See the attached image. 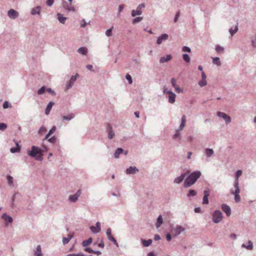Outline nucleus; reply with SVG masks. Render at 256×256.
Listing matches in <instances>:
<instances>
[{
  "label": "nucleus",
  "instance_id": "1a4fd4ad",
  "mask_svg": "<svg viewBox=\"0 0 256 256\" xmlns=\"http://www.w3.org/2000/svg\"><path fill=\"white\" fill-rule=\"evenodd\" d=\"M90 228L93 234H98L101 230L100 223L99 222H98L96 224V226H91Z\"/></svg>",
  "mask_w": 256,
  "mask_h": 256
},
{
  "label": "nucleus",
  "instance_id": "aec40b11",
  "mask_svg": "<svg viewBox=\"0 0 256 256\" xmlns=\"http://www.w3.org/2000/svg\"><path fill=\"white\" fill-rule=\"evenodd\" d=\"M185 177V174H182L180 176L174 178V182L176 184H180L184 180Z\"/></svg>",
  "mask_w": 256,
  "mask_h": 256
},
{
  "label": "nucleus",
  "instance_id": "cd10ccee",
  "mask_svg": "<svg viewBox=\"0 0 256 256\" xmlns=\"http://www.w3.org/2000/svg\"><path fill=\"white\" fill-rule=\"evenodd\" d=\"M214 154V152L212 148H206L204 150V154L207 158H210Z\"/></svg>",
  "mask_w": 256,
  "mask_h": 256
},
{
  "label": "nucleus",
  "instance_id": "864d4df0",
  "mask_svg": "<svg viewBox=\"0 0 256 256\" xmlns=\"http://www.w3.org/2000/svg\"><path fill=\"white\" fill-rule=\"evenodd\" d=\"M6 128V124L4 123H0V130H4Z\"/></svg>",
  "mask_w": 256,
  "mask_h": 256
},
{
  "label": "nucleus",
  "instance_id": "412c9836",
  "mask_svg": "<svg viewBox=\"0 0 256 256\" xmlns=\"http://www.w3.org/2000/svg\"><path fill=\"white\" fill-rule=\"evenodd\" d=\"M176 94L174 92H171L168 94V102L170 104H174L176 101Z\"/></svg>",
  "mask_w": 256,
  "mask_h": 256
},
{
  "label": "nucleus",
  "instance_id": "ddd939ff",
  "mask_svg": "<svg viewBox=\"0 0 256 256\" xmlns=\"http://www.w3.org/2000/svg\"><path fill=\"white\" fill-rule=\"evenodd\" d=\"M106 132L108 134V138L109 139H112L114 137V132L112 130V126L110 124H107Z\"/></svg>",
  "mask_w": 256,
  "mask_h": 256
},
{
  "label": "nucleus",
  "instance_id": "f03ea898",
  "mask_svg": "<svg viewBox=\"0 0 256 256\" xmlns=\"http://www.w3.org/2000/svg\"><path fill=\"white\" fill-rule=\"evenodd\" d=\"M27 152L29 156L34 158L38 161L41 162L43 160L42 150L36 146H32L31 150H28Z\"/></svg>",
  "mask_w": 256,
  "mask_h": 256
},
{
  "label": "nucleus",
  "instance_id": "338daca9",
  "mask_svg": "<svg viewBox=\"0 0 256 256\" xmlns=\"http://www.w3.org/2000/svg\"><path fill=\"white\" fill-rule=\"evenodd\" d=\"M182 50L184 51V52H191L190 48L189 47H188V46H184L182 48Z\"/></svg>",
  "mask_w": 256,
  "mask_h": 256
},
{
  "label": "nucleus",
  "instance_id": "e2e57ef3",
  "mask_svg": "<svg viewBox=\"0 0 256 256\" xmlns=\"http://www.w3.org/2000/svg\"><path fill=\"white\" fill-rule=\"evenodd\" d=\"M54 2V0H46V4L48 6H51Z\"/></svg>",
  "mask_w": 256,
  "mask_h": 256
},
{
  "label": "nucleus",
  "instance_id": "6e6d98bb",
  "mask_svg": "<svg viewBox=\"0 0 256 256\" xmlns=\"http://www.w3.org/2000/svg\"><path fill=\"white\" fill-rule=\"evenodd\" d=\"M180 12L179 11H178L176 15H175V16H174V22H176L178 20V18L180 16Z\"/></svg>",
  "mask_w": 256,
  "mask_h": 256
},
{
  "label": "nucleus",
  "instance_id": "7ed1b4c3",
  "mask_svg": "<svg viewBox=\"0 0 256 256\" xmlns=\"http://www.w3.org/2000/svg\"><path fill=\"white\" fill-rule=\"evenodd\" d=\"M223 216L222 212L219 210H214L212 214V222L215 224L220 222L222 220Z\"/></svg>",
  "mask_w": 256,
  "mask_h": 256
},
{
  "label": "nucleus",
  "instance_id": "f704fd0d",
  "mask_svg": "<svg viewBox=\"0 0 256 256\" xmlns=\"http://www.w3.org/2000/svg\"><path fill=\"white\" fill-rule=\"evenodd\" d=\"M92 241V238H88L86 240H84L82 242V246L83 247H86L89 244H90Z\"/></svg>",
  "mask_w": 256,
  "mask_h": 256
},
{
  "label": "nucleus",
  "instance_id": "4468645a",
  "mask_svg": "<svg viewBox=\"0 0 256 256\" xmlns=\"http://www.w3.org/2000/svg\"><path fill=\"white\" fill-rule=\"evenodd\" d=\"M2 218L4 220L5 226H8V224L12 223L13 221L12 217L8 215H7L6 213L3 214L2 216Z\"/></svg>",
  "mask_w": 256,
  "mask_h": 256
},
{
  "label": "nucleus",
  "instance_id": "69168bd1",
  "mask_svg": "<svg viewBox=\"0 0 256 256\" xmlns=\"http://www.w3.org/2000/svg\"><path fill=\"white\" fill-rule=\"evenodd\" d=\"M124 8V5H120L118 8V15H120V12L123 10Z\"/></svg>",
  "mask_w": 256,
  "mask_h": 256
},
{
  "label": "nucleus",
  "instance_id": "79ce46f5",
  "mask_svg": "<svg viewBox=\"0 0 256 256\" xmlns=\"http://www.w3.org/2000/svg\"><path fill=\"white\" fill-rule=\"evenodd\" d=\"M198 85L201 86V87H202V86H205L207 84V82H206V79H202V80H200L199 82H198Z\"/></svg>",
  "mask_w": 256,
  "mask_h": 256
},
{
  "label": "nucleus",
  "instance_id": "4d7b16f0",
  "mask_svg": "<svg viewBox=\"0 0 256 256\" xmlns=\"http://www.w3.org/2000/svg\"><path fill=\"white\" fill-rule=\"evenodd\" d=\"M178 138L179 140H180V134L176 132V133L174 134L173 135L172 138L174 139V140H176V139Z\"/></svg>",
  "mask_w": 256,
  "mask_h": 256
},
{
  "label": "nucleus",
  "instance_id": "ea45409f",
  "mask_svg": "<svg viewBox=\"0 0 256 256\" xmlns=\"http://www.w3.org/2000/svg\"><path fill=\"white\" fill-rule=\"evenodd\" d=\"M46 90V87H45L44 86H43L38 90V95H41V94H43L45 92Z\"/></svg>",
  "mask_w": 256,
  "mask_h": 256
},
{
  "label": "nucleus",
  "instance_id": "f8f14e48",
  "mask_svg": "<svg viewBox=\"0 0 256 256\" xmlns=\"http://www.w3.org/2000/svg\"><path fill=\"white\" fill-rule=\"evenodd\" d=\"M210 194V190L208 188H206L204 192V198L202 199V204H208V197Z\"/></svg>",
  "mask_w": 256,
  "mask_h": 256
},
{
  "label": "nucleus",
  "instance_id": "c9c22d12",
  "mask_svg": "<svg viewBox=\"0 0 256 256\" xmlns=\"http://www.w3.org/2000/svg\"><path fill=\"white\" fill-rule=\"evenodd\" d=\"M78 52L82 55H85L88 52V49L85 47H81L78 50Z\"/></svg>",
  "mask_w": 256,
  "mask_h": 256
},
{
  "label": "nucleus",
  "instance_id": "72a5a7b5",
  "mask_svg": "<svg viewBox=\"0 0 256 256\" xmlns=\"http://www.w3.org/2000/svg\"><path fill=\"white\" fill-rule=\"evenodd\" d=\"M238 22H237L234 29H232V28H230L229 32L231 36H232L238 32Z\"/></svg>",
  "mask_w": 256,
  "mask_h": 256
},
{
  "label": "nucleus",
  "instance_id": "0e129e2a",
  "mask_svg": "<svg viewBox=\"0 0 256 256\" xmlns=\"http://www.w3.org/2000/svg\"><path fill=\"white\" fill-rule=\"evenodd\" d=\"M171 84L174 88L176 86V80L174 78H172L171 79Z\"/></svg>",
  "mask_w": 256,
  "mask_h": 256
},
{
  "label": "nucleus",
  "instance_id": "bf43d9fd",
  "mask_svg": "<svg viewBox=\"0 0 256 256\" xmlns=\"http://www.w3.org/2000/svg\"><path fill=\"white\" fill-rule=\"evenodd\" d=\"M174 88H175L176 91L178 93H181V92H183V89L179 86H176V87Z\"/></svg>",
  "mask_w": 256,
  "mask_h": 256
},
{
  "label": "nucleus",
  "instance_id": "473e14b6",
  "mask_svg": "<svg viewBox=\"0 0 256 256\" xmlns=\"http://www.w3.org/2000/svg\"><path fill=\"white\" fill-rule=\"evenodd\" d=\"M74 117V114H70L68 116H64L62 117L63 120H70Z\"/></svg>",
  "mask_w": 256,
  "mask_h": 256
},
{
  "label": "nucleus",
  "instance_id": "e433bc0d",
  "mask_svg": "<svg viewBox=\"0 0 256 256\" xmlns=\"http://www.w3.org/2000/svg\"><path fill=\"white\" fill-rule=\"evenodd\" d=\"M72 238V236L70 235H68L67 238H62V243L64 245L67 244Z\"/></svg>",
  "mask_w": 256,
  "mask_h": 256
},
{
  "label": "nucleus",
  "instance_id": "49530a36",
  "mask_svg": "<svg viewBox=\"0 0 256 256\" xmlns=\"http://www.w3.org/2000/svg\"><path fill=\"white\" fill-rule=\"evenodd\" d=\"M20 150V148H12L10 149V152L12 153H16L19 152Z\"/></svg>",
  "mask_w": 256,
  "mask_h": 256
},
{
  "label": "nucleus",
  "instance_id": "8fccbe9b",
  "mask_svg": "<svg viewBox=\"0 0 256 256\" xmlns=\"http://www.w3.org/2000/svg\"><path fill=\"white\" fill-rule=\"evenodd\" d=\"M48 140L52 144H54L56 142V138L55 136H53L52 138H49Z\"/></svg>",
  "mask_w": 256,
  "mask_h": 256
},
{
  "label": "nucleus",
  "instance_id": "a878e982",
  "mask_svg": "<svg viewBox=\"0 0 256 256\" xmlns=\"http://www.w3.org/2000/svg\"><path fill=\"white\" fill-rule=\"evenodd\" d=\"M242 172L241 170H238L236 174V178L234 182V186H236L237 184L238 186H239L238 178L241 176Z\"/></svg>",
  "mask_w": 256,
  "mask_h": 256
},
{
  "label": "nucleus",
  "instance_id": "7c9ffc66",
  "mask_svg": "<svg viewBox=\"0 0 256 256\" xmlns=\"http://www.w3.org/2000/svg\"><path fill=\"white\" fill-rule=\"evenodd\" d=\"M162 223H163V218H162V216L160 215L157 218V221L156 224V227L157 228H160Z\"/></svg>",
  "mask_w": 256,
  "mask_h": 256
},
{
  "label": "nucleus",
  "instance_id": "4c0bfd02",
  "mask_svg": "<svg viewBox=\"0 0 256 256\" xmlns=\"http://www.w3.org/2000/svg\"><path fill=\"white\" fill-rule=\"evenodd\" d=\"M196 194V192L194 190H190L187 194V196L190 198L191 196H194Z\"/></svg>",
  "mask_w": 256,
  "mask_h": 256
},
{
  "label": "nucleus",
  "instance_id": "f257e3e1",
  "mask_svg": "<svg viewBox=\"0 0 256 256\" xmlns=\"http://www.w3.org/2000/svg\"><path fill=\"white\" fill-rule=\"evenodd\" d=\"M200 176L201 172L200 171L197 170L192 172L185 179L184 183V188H188L191 186L197 181Z\"/></svg>",
  "mask_w": 256,
  "mask_h": 256
},
{
  "label": "nucleus",
  "instance_id": "a211bd4d",
  "mask_svg": "<svg viewBox=\"0 0 256 256\" xmlns=\"http://www.w3.org/2000/svg\"><path fill=\"white\" fill-rule=\"evenodd\" d=\"M222 210L228 216H229L231 214L230 208L226 204H222Z\"/></svg>",
  "mask_w": 256,
  "mask_h": 256
},
{
  "label": "nucleus",
  "instance_id": "a18cd8bd",
  "mask_svg": "<svg viewBox=\"0 0 256 256\" xmlns=\"http://www.w3.org/2000/svg\"><path fill=\"white\" fill-rule=\"evenodd\" d=\"M8 184L10 186L13 185V178L10 176H7Z\"/></svg>",
  "mask_w": 256,
  "mask_h": 256
},
{
  "label": "nucleus",
  "instance_id": "bb28decb",
  "mask_svg": "<svg viewBox=\"0 0 256 256\" xmlns=\"http://www.w3.org/2000/svg\"><path fill=\"white\" fill-rule=\"evenodd\" d=\"M56 16L59 22L62 24H64L66 20H67V18L64 16L63 15L60 13H58Z\"/></svg>",
  "mask_w": 256,
  "mask_h": 256
},
{
  "label": "nucleus",
  "instance_id": "39448f33",
  "mask_svg": "<svg viewBox=\"0 0 256 256\" xmlns=\"http://www.w3.org/2000/svg\"><path fill=\"white\" fill-rule=\"evenodd\" d=\"M145 7V4L142 3L139 4L136 8V10H132L131 14L132 17H135L136 16H140L142 14V8Z\"/></svg>",
  "mask_w": 256,
  "mask_h": 256
},
{
  "label": "nucleus",
  "instance_id": "a19ab883",
  "mask_svg": "<svg viewBox=\"0 0 256 256\" xmlns=\"http://www.w3.org/2000/svg\"><path fill=\"white\" fill-rule=\"evenodd\" d=\"M46 127L44 126H42L38 131V133L40 135H42L44 132H46Z\"/></svg>",
  "mask_w": 256,
  "mask_h": 256
},
{
  "label": "nucleus",
  "instance_id": "603ef678",
  "mask_svg": "<svg viewBox=\"0 0 256 256\" xmlns=\"http://www.w3.org/2000/svg\"><path fill=\"white\" fill-rule=\"evenodd\" d=\"M112 28H110V29H108L106 30V35L107 36H112Z\"/></svg>",
  "mask_w": 256,
  "mask_h": 256
},
{
  "label": "nucleus",
  "instance_id": "9d476101",
  "mask_svg": "<svg viewBox=\"0 0 256 256\" xmlns=\"http://www.w3.org/2000/svg\"><path fill=\"white\" fill-rule=\"evenodd\" d=\"M19 16L18 12L14 9H10L8 12V16L12 20L16 19Z\"/></svg>",
  "mask_w": 256,
  "mask_h": 256
},
{
  "label": "nucleus",
  "instance_id": "0eeeda50",
  "mask_svg": "<svg viewBox=\"0 0 256 256\" xmlns=\"http://www.w3.org/2000/svg\"><path fill=\"white\" fill-rule=\"evenodd\" d=\"M82 194L81 190H78L74 194L70 195L68 197V200L72 202H76Z\"/></svg>",
  "mask_w": 256,
  "mask_h": 256
},
{
  "label": "nucleus",
  "instance_id": "3c124183",
  "mask_svg": "<svg viewBox=\"0 0 256 256\" xmlns=\"http://www.w3.org/2000/svg\"><path fill=\"white\" fill-rule=\"evenodd\" d=\"M90 23V21L88 23H87V22H86L84 19H82L81 20V26H80L82 28H85L86 26V25L88 24H89Z\"/></svg>",
  "mask_w": 256,
  "mask_h": 256
},
{
  "label": "nucleus",
  "instance_id": "20e7f679",
  "mask_svg": "<svg viewBox=\"0 0 256 256\" xmlns=\"http://www.w3.org/2000/svg\"><path fill=\"white\" fill-rule=\"evenodd\" d=\"M234 191L233 190H231L230 192L232 194L234 195V199L235 202H238L240 200V198L239 195L240 192L239 186H238L236 184V186H234Z\"/></svg>",
  "mask_w": 256,
  "mask_h": 256
},
{
  "label": "nucleus",
  "instance_id": "c85d7f7f",
  "mask_svg": "<svg viewBox=\"0 0 256 256\" xmlns=\"http://www.w3.org/2000/svg\"><path fill=\"white\" fill-rule=\"evenodd\" d=\"M141 242L144 246L148 247L152 244V239H148V240H146L142 238Z\"/></svg>",
  "mask_w": 256,
  "mask_h": 256
},
{
  "label": "nucleus",
  "instance_id": "393cba45",
  "mask_svg": "<svg viewBox=\"0 0 256 256\" xmlns=\"http://www.w3.org/2000/svg\"><path fill=\"white\" fill-rule=\"evenodd\" d=\"M172 58V56L171 54H168L166 56H162L160 60V64H163L164 62H166Z\"/></svg>",
  "mask_w": 256,
  "mask_h": 256
},
{
  "label": "nucleus",
  "instance_id": "9b49d317",
  "mask_svg": "<svg viewBox=\"0 0 256 256\" xmlns=\"http://www.w3.org/2000/svg\"><path fill=\"white\" fill-rule=\"evenodd\" d=\"M217 116L220 118H222L225 120L226 124H228L231 122L230 116L224 112H217Z\"/></svg>",
  "mask_w": 256,
  "mask_h": 256
},
{
  "label": "nucleus",
  "instance_id": "4be33fe9",
  "mask_svg": "<svg viewBox=\"0 0 256 256\" xmlns=\"http://www.w3.org/2000/svg\"><path fill=\"white\" fill-rule=\"evenodd\" d=\"M42 8L40 6H37L35 8H32L30 11V14L32 16L36 14H40V10Z\"/></svg>",
  "mask_w": 256,
  "mask_h": 256
},
{
  "label": "nucleus",
  "instance_id": "58836bf2",
  "mask_svg": "<svg viewBox=\"0 0 256 256\" xmlns=\"http://www.w3.org/2000/svg\"><path fill=\"white\" fill-rule=\"evenodd\" d=\"M212 63L214 64H216L218 66H220L221 64V63L220 60V58L218 57H215L212 58Z\"/></svg>",
  "mask_w": 256,
  "mask_h": 256
},
{
  "label": "nucleus",
  "instance_id": "37998d69",
  "mask_svg": "<svg viewBox=\"0 0 256 256\" xmlns=\"http://www.w3.org/2000/svg\"><path fill=\"white\" fill-rule=\"evenodd\" d=\"M142 19H143L142 17L138 16V17L134 19H133L132 24H137V23L140 22V21H142Z\"/></svg>",
  "mask_w": 256,
  "mask_h": 256
},
{
  "label": "nucleus",
  "instance_id": "5fc2aeb1",
  "mask_svg": "<svg viewBox=\"0 0 256 256\" xmlns=\"http://www.w3.org/2000/svg\"><path fill=\"white\" fill-rule=\"evenodd\" d=\"M251 42L252 46L254 48H256V33L254 36V38L252 40Z\"/></svg>",
  "mask_w": 256,
  "mask_h": 256
},
{
  "label": "nucleus",
  "instance_id": "6ab92c4d",
  "mask_svg": "<svg viewBox=\"0 0 256 256\" xmlns=\"http://www.w3.org/2000/svg\"><path fill=\"white\" fill-rule=\"evenodd\" d=\"M33 252L34 256H42L43 255L40 245H38L36 248L33 250Z\"/></svg>",
  "mask_w": 256,
  "mask_h": 256
},
{
  "label": "nucleus",
  "instance_id": "423d86ee",
  "mask_svg": "<svg viewBox=\"0 0 256 256\" xmlns=\"http://www.w3.org/2000/svg\"><path fill=\"white\" fill-rule=\"evenodd\" d=\"M79 74L77 73L74 76H72L70 80L66 84V88L69 90L72 88L74 86V82L76 81L77 78L79 77Z\"/></svg>",
  "mask_w": 256,
  "mask_h": 256
},
{
  "label": "nucleus",
  "instance_id": "c03bdc74",
  "mask_svg": "<svg viewBox=\"0 0 256 256\" xmlns=\"http://www.w3.org/2000/svg\"><path fill=\"white\" fill-rule=\"evenodd\" d=\"M182 58L184 60L187 62H190V58L187 54H184L182 56Z\"/></svg>",
  "mask_w": 256,
  "mask_h": 256
},
{
  "label": "nucleus",
  "instance_id": "2f4dec72",
  "mask_svg": "<svg viewBox=\"0 0 256 256\" xmlns=\"http://www.w3.org/2000/svg\"><path fill=\"white\" fill-rule=\"evenodd\" d=\"M123 152H124V150L122 148H118L114 153V157L116 158H118L120 156V154H122Z\"/></svg>",
  "mask_w": 256,
  "mask_h": 256
},
{
  "label": "nucleus",
  "instance_id": "dca6fc26",
  "mask_svg": "<svg viewBox=\"0 0 256 256\" xmlns=\"http://www.w3.org/2000/svg\"><path fill=\"white\" fill-rule=\"evenodd\" d=\"M242 248L248 250H252L254 248L253 242L251 240H248L246 244H242Z\"/></svg>",
  "mask_w": 256,
  "mask_h": 256
},
{
  "label": "nucleus",
  "instance_id": "de8ad7c7",
  "mask_svg": "<svg viewBox=\"0 0 256 256\" xmlns=\"http://www.w3.org/2000/svg\"><path fill=\"white\" fill-rule=\"evenodd\" d=\"M2 106L4 108H7L12 107V105L8 101H5L2 104Z\"/></svg>",
  "mask_w": 256,
  "mask_h": 256
},
{
  "label": "nucleus",
  "instance_id": "2eb2a0df",
  "mask_svg": "<svg viewBox=\"0 0 256 256\" xmlns=\"http://www.w3.org/2000/svg\"><path fill=\"white\" fill-rule=\"evenodd\" d=\"M139 171L136 166H130L126 170V173L128 174H134Z\"/></svg>",
  "mask_w": 256,
  "mask_h": 256
},
{
  "label": "nucleus",
  "instance_id": "052dcab7",
  "mask_svg": "<svg viewBox=\"0 0 256 256\" xmlns=\"http://www.w3.org/2000/svg\"><path fill=\"white\" fill-rule=\"evenodd\" d=\"M56 130V127L55 126H54L52 128L49 130L48 133L49 134L52 135V134H54Z\"/></svg>",
  "mask_w": 256,
  "mask_h": 256
},
{
  "label": "nucleus",
  "instance_id": "680f3d73",
  "mask_svg": "<svg viewBox=\"0 0 256 256\" xmlns=\"http://www.w3.org/2000/svg\"><path fill=\"white\" fill-rule=\"evenodd\" d=\"M126 78L128 81L129 84H131L132 82V80L131 76L129 74H126Z\"/></svg>",
  "mask_w": 256,
  "mask_h": 256
},
{
  "label": "nucleus",
  "instance_id": "5701e85b",
  "mask_svg": "<svg viewBox=\"0 0 256 256\" xmlns=\"http://www.w3.org/2000/svg\"><path fill=\"white\" fill-rule=\"evenodd\" d=\"M185 230V228L180 226H176V228L174 229V232L176 235H179L182 232Z\"/></svg>",
  "mask_w": 256,
  "mask_h": 256
},
{
  "label": "nucleus",
  "instance_id": "6e6552de",
  "mask_svg": "<svg viewBox=\"0 0 256 256\" xmlns=\"http://www.w3.org/2000/svg\"><path fill=\"white\" fill-rule=\"evenodd\" d=\"M106 234L108 238L112 241L114 244H115L116 247H118V244L116 240L112 236V230L110 228H108L106 230Z\"/></svg>",
  "mask_w": 256,
  "mask_h": 256
},
{
  "label": "nucleus",
  "instance_id": "13d9d810",
  "mask_svg": "<svg viewBox=\"0 0 256 256\" xmlns=\"http://www.w3.org/2000/svg\"><path fill=\"white\" fill-rule=\"evenodd\" d=\"M70 4H68V3L66 2H64V3L63 4V7L64 8V9L66 10L67 11L70 8Z\"/></svg>",
  "mask_w": 256,
  "mask_h": 256
},
{
  "label": "nucleus",
  "instance_id": "774afa93",
  "mask_svg": "<svg viewBox=\"0 0 256 256\" xmlns=\"http://www.w3.org/2000/svg\"><path fill=\"white\" fill-rule=\"evenodd\" d=\"M46 90L53 96L56 95V92L50 88H46Z\"/></svg>",
  "mask_w": 256,
  "mask_h": 256
},
{
  "label": "nucleus",
  "instance_id": "c756f323",
  "mask_svg": "<svg viewBox=\"0 0 256 256\" xmlns=\"http://www.w3.org/2000/svg\"><path fill=\"white\" fill-rule=\"evenodd\" d=\"M54 104V103L52 102H50L46 106V108L45 110V114H50V111L52 108V106Z\"/></svg>",
  "mask_w": 256,
  "mask_h": 256
},
{
  "label": "nucleus",
  "instance_id": "09e8293b",
  "mask_svg": "<svg viewBox=\"0 0 256 256\" xmlns=\"http://www.w3.org/2000/svg\"><path fill=\"white\" fill-rule=\"evenodd\" d=\"M224 50V48L219 45L216 46V50L218 52H223Z\"/></svg>",
  "mask_w": 256,
  "mask_h": 256
},
{
  "label": "nucleus",
  "instance_id": "b1692460",
  "mask_svg": "<svg viewBox=\"0 0 256 256\" xmlns=\"http://www.w3.org/2000/svg\"><path fill=\"white\" fill-rule=\"evenodd\" d=\"M186 122V116L185 115H184L182 118L181 124L178 129L176 130V132H178V131L182 130L185 126V123Z\"/></svg>",
  "mask_w": 256,
  "mask_h": 256
},
{
  "label": "nucleus",
  "instance_id": "f3484780",
  "mask_svg": "<svg viewBox=\"0 0 256 256\" xmlns=\"http://www.w3.org/2000/svg\"><path fill=\"white\" fill-rule=\"evenodd\" d=\"M168 38V35L166 34H162L160 36L158 37L156 40V44H160L163 41L167 40Z\"/></svg>",
  "mask_w": 256,
  "mask_h": 256
}]
</instances>
